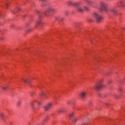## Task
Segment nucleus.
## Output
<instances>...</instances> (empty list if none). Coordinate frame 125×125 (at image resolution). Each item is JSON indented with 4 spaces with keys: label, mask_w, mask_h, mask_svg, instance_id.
<instances>
[{
    "label": "nucleus",
    "mask_w": 125,
    "mask_h": 125,
    "mask_svg": "<svg viewBox=\"0 0 125 125\" xmlns=\"http://www.w3.org/2000/svg\"><path fill=\"white\" fill-rule=\"evenodd\" d=\"M105 87V85L101 83V81H100L98 83L90 87L91 90H95L99 91L102 88Z\"/></svg>",
    "instance_id": "f257e3e1"
},
{
    "label": "nucleus",
    "mask_w": 125,
    "mask_h": 125,
    "mask_svg": "<svg viewBox=\"0 0 125 125\" xmlns=\"http://www.w3.org/2000/svg\"><path fill=\"white\" fill-rule=\"evenodd\" d=\"M80 2V4L79 5H77L78 7H77V10L78 12L83 13V11H89V8L87 7H86V6H80L81 2Z\"/></svg>",
    "instance_id": "f03ea898"
},
{
    "label": "nucleus",
    "mask_w": 125,
    "mask_h": 125,
    "mask_svg": "<svg viewBox=\"0 0 125 125\" xmlns=\"http://www.w3.org/2000/svg\"><path fill=\"white\" fill-rule=\"evenodd\" d=\"M55 11V8L54 7H49L44 12H43V14L45 15L46 17L49 16V13L51 12H54Z\"/></svg>",
    "instance_id": "7ed1b4c3"
},
{
    "label": "nucleus",
    "mask_w": 125,
    "mask_h": 125,
    "mask_svg": "<svg viewBox=\"0 0 125 125\" xmlns=\"http://www.w3.org/2000/svg\"><path fill=\"white\" fill-rule=\"evenodd\" d=\"M108 4L105 2H102L101 3V10L102 11H107Z\"/></svg>",
    "instance_id": "20e7f679"
},
{
    "label": "nucleus",
    "mask_w": 125,
    "mask_h": 125,
    "mask_svg": "<svg viewBox=\"0 0 125 125\" xmlns=\"http://www.w3.org/2000/svg\"><path fill=\"white\" fill-rule=\"evenodd\" d=\"M93 17L95 19H96L98 22L101 21V20L103 19L102 17L96 13H94Z\"/></svg>",
    "instance_id": "39448f33"
},
{
    "label": "nucleus",
    "mask_w": 125,
    "mask_h": 125,
    "mask_svg": "<svg viewBox=\"0 0 125 125\" xmlns=\"http://www.w3.org/2000/svg\"><path fill=\"white\" fill-rule=\"evenodd\" d=\"M52 106L53 104L51 103H49L44 106V110H45L46 111H49L52 107Z\"/></svg>",
    "instance_id": "423d86ee"
},
{
    "label": "nucleus",
    "mask_w": 125,
    "mask_h": 125,
    "mask_svg": "<svg viewBox=\"0 0 125 125\" xmlns=\"http://www.w3.org/2000/svg\"><path fill=\"white\" fill-rule=\"evenodd\" d=\"M87 92L85 91H83L80 94V97L83 100L85 99L86 98Z\"/></svg>",
    "instance_id": "0eeeda50"
},
{
    "label": "nucleus",
    "mask_w": 125,
    "mask_h": 125,
    "mask_svg": "<svg viewBox=\"0 0 125 125\" xmlns=\"http://www.w3.org/2000/svg\"><path fill=\"white\" fill-rule=\"evenodd\" d=\"M109 11L110 12L113 13L115 15H116L117 14V11H118L117 7H113V8L109 9Z\"/></svg>",
    "instance_id": "6e6552de"
},
{
    "label": "nucleus",
    "mask_w": 125,
    "mask_h": 125,
    "mask_svg": "<svg viewBox=\"0 0 125 125\" xmlns=\"http://www.w3.org/2000/svg\"><path fill=\"white\" fill-rule=\"evenodd\" d=\"M117 6L118 7H123V8H125V3L122 0L119 1L117 3Z\"/></svg>",
    "instance_id": "1a4fd4ad"
},
{
    "label": "nucleus",
    "mask_w": 125,
    "mask_h": 125,
    "mask_svg": "<svg viewBox=\"0 0 125 125\" xmlns=\"http://www.w3.org/2000/svg\"><path fill=\"white\" fill-rule=\"evenodd\" d=\"M80 2H73L71 1H68L67 2V4L68 5H73V6H78L80 4Z\"/></svg>",
    "instance_id": "9d476101"
},
{
    "label": "nucleus",
    "mask_w": 125,
    "mask_h": 125,
    "mask_svg": "<svg viewBox=\"0 0 125 125\" xmlns=\"http://www.w3.org/2000/svg\"><path fill=\"white\" fill-rule=\"evenodd\" d=\"M42 22L41 19H39V20H38L35 23V27H37L38 26L40 27L42 26Z\"/></svg>",
    "instance_id": "9b49d317"
},
{
    "label": "nucleus",
    "mask_w": 125,
    "mask_h": 125,
    "mask_svg": "<svg viewBox=\"0 0 125 125\" xmlns=\"http://www.w3.org/2000/svg\"><path fill=\"white\" fill-rule=\"evenodd\" d=\"M35 101L34 102L30 103V106L33 109H35V104H34Z\"/></svg>",
    "instance_id": "f8f14e48"
},
{
    "label": "nucleus",
    "mask_w": 125,
    "mask_h": 125,
    "mask_svg": "<svg viewBox=\"0 0 125 125\" xmlns=\"http://www.w3.org/2000/svg\"><path fill=\"white\" fill-rule=\"evenodd\" d=\"M40 95H41L42 96V98L45 99V97H46V96L44 93V92H42L40 94Z\"/></svg>",
    "instance_id": "ddd939ff"
},
{
    "label": "nucleus",
    "mask_w": 125,
    "mask_h": 125,
    "mask_svg": "<svg viewBox=\"0 0 125 125\" xmlns=\"http://www.w3.org/2000/svg\"><path fill=\"white\" fill-rule=\"evenodd\" d=\"M8 86L7 85H5L3 86H2V89H3V90L4 91H6V90H7V89L8 88Z\"/></svg>",
    "instance_id": "4468645a"
},
{
    "label": "nucleus",
    "mask_w": 125,
    "mask_h": 125,
    "mask_svg": "<svg viewBox=\"0 0 125 125\" xmlns=\"http://www.w3.org/2000/svg\"><path fill=\"white\" fill-rule=\"evenodd\" d=\"M61 17L60 16H57L55 17V20H56L57 21H60V19H61Z\"/></svg>",
    "instance_id": "2eb2a0df"
},
{
    "label": "nucleus",
    "mask_w": 125,
    "mask_h": 125,
    "mask_svg": "<svg viewBox=\"0 0 125 125\" xmlns=\"http://www.w3.org/2000/svg\"><path fill=\"white\" fill-rule=\"evenodd\" d=\"M86 2L87 3H88V4H89V5H91L93 3V2H92V1L89 0H86Z\"/></svg>",
    "instance_id": "dca6fc26"
},
{
    "label": "nucleus",
    "mask_w": 125,
    "mask_h": 125,
    "mask_svg": "<svg viewBox=\"0 0 125 125\" xmlns=\"http://www.w3.org/2000/svg\"><path fill=\"white\" fill-rule=\"evenodd\" d=\"M22 80L25 83H30V82L27 79H23Z\"/></svg>",
    "instance_id": "f3484780"
},
{
    "label": "nucleus",
    "mask_w": 125,
    "mask_h": 125,
    "mask_svg": "<svg viewBox=\"0 0 125 125\" xmlns=\"http://www.w3.org/2000/svg\"><path fill=\"white\" fill-rule=\"evenodd\" d=\"M34 102H36L38 104V105L39 106L42 104V103L37 100L34 101Z\"/></svg>",
    "instance_id": "a211bd4d"
},
{
    "label": "nucleus",
    "mask_w": 125,
    "mask_h": 125,
    "mask_svg": "<svg viewBox=\"0 0 125 125\" xmlns=\"http://www.w3.org/2000/svg\"><path fill=\"white\" fill-rule=\"evenodd\" d=\"M73 115H74V113H73V112H72V113H71L70 114H69L68 115L69 119H71V118H72Z\"/></svg>",
    "instance_id": "6ab92c4d"
},
{
    "label": "nucleus",
    "mask_w": 125,
    "mask_h": 125,
    "mask_svg": "<svg viewBox=\"0 0 125 125\" xmlns=\"http://www.w3.org/2000/svg\"><path fill=\"white\" fill-rule=\"evenodd\" d=\"M79 120V118H74L73 120V123H76L77 121Z\"/></svg>",
    "instance_id": "aec40b11"
},
{
    "label": "nucleus",
    "mask_w": 125,
    "mask_h": 125,
    "mask_svg": "<svg viewBox=\"0 0 125 125\" xmlns=\"http://www.w3.org/2000/svg\"><path fill=\"white\" fill-rule=\"evenodd\" d=\"M32 29H30V28H28L27 29H26V33H29L30 32L32 31Z\"/></svg>",
    "instance_id": "412c9836"
},
{
    "label": "nucleus",
    "mask_w": 125,
    "mask_h": 125,
    "mask_svg": "<svg viewBox=\"0 0 125 125\" xmlns=\"http://www.w3.org/2000/svg\"><path fill=\"white\" fill-rule=\"evenodd\" d=\"M4 114L2 113H0V118L3 119Z\"/></svg>",
    "instance_id": "4be33fe9"
},
{
    "label": "nucleus",
    "mask_w": 125,
    "mask_h": 125,
    "mask_svg": "<svg viewBox=\"0 0 125 125\" xmlns=\"http://www.w3.org/2000/svg\"><path fill=\"white\" fill-rule=\"evenodd\" d=\"M64 18L62 17H60V21H63L64 20Z\"/></svg>",
    "instance_id": "5701e85b"
},
{
    "label": "nucleus",
    "mask_w": 125,
    "mask_h": 125,
    "mask_svg": "<svg viewBox=\"0 0 125 125\" xmlns=\"http://www.w3.org/2000/svg\"><path fill=\"white\" fill-rule=\"evenodd\" d=\"M9 6V4L8 3H6V7L8 8V7Z\"/></svg>",
    "instance_id": "b1692460"
},
{
    "label": "nucleus",
    "mask_w": 125,
    "mask_h": 125,
    "mask_svg": "<svg viewBox=\"0 0 125 125\" xmlns=\"http://www.w3.org/2000/svg\"><path fill=\"white\" fill-rule=\"evenodd\" d=\"M68 12L67 11H66L65 12V15H68Z\"/></svg>",
    "instance_id": "393cba45"
},
{
    "label": "nucleus",
    "mask_w": 125,
    "mask_h": 125,
    "mask_svg": "<svg viewBox=\"0 0 125 125\" xmlns=\"http://www.w3.org/2000/svg\"><path fill=\"white\" fill-rule=\"evenodd\" d=\"M21 104V102H18V105L20 106Z\"/></svg>",
    "instance_id": "a878e982"
},
{
    "label": "nucleus",
    "mask_w": 125,
    "mask_h": 125,
    "mask_svg": "<svg viewBox=\"0 0 125 125\" xmlns=\"http://www.w3.org/2000/svg\"><path fill=\"white\" fill-rule=\"evenodd\" d=\"M88 21H89V22H91V21H92V20H91V19H88Z\"/></svg>",
    "instance_id": "bb28decb"
},
{
    "label": "nucleus",
    "mask_w": 125,
    "mask_h": 125,
    "mask_svg": "<svg viewBox=\"0 0 125 125\" xmlns=\"http://www.w3.org/2000/svg\"><path fill=\"white\" fill-rule=\"evenodd\" d=\"M119 90L120 91H122V88H120L119 89Z\"/></svg>",
    "instance_id": "cd10ccee"
},
{
    "label": "nucleus",
    "mask_w": 125,
    "mask_h": 125,
    "mask_svg": "<svg viewBox=\"0 0 125 125\" xmlns=\"http://www.w3.org/2000/svg\"><path fill=\"white\" fill-rule=\"evenodd\" d=\"M70 102H71L70 101H68L67 103L68 104H69Z\"/></svg>",
    "instance_id": "c85d7f7f"
},
{
    "label": "nucleus",
    "mask_w": 125,
    "mask_h": 125,
    "mask_svg": "<svg viewBox=\"0 0 125 125\" xmlns=\"http://www.w3.org/2000/svg\"><path fill=\"white\" fill-rule=\"evenodd\" d=\"M36 12L38 13H39V11H38V10H36Z\"/></svg>",
    "instance_id": "c756f323"
},
{
    "label": "nucleus",
    "mask_w": 125,
    "mask_h": 125,
    "mask_svg": "<svg viewBox=\"0 0 125 125\" xmlns=\"http://www.w3.org/2000/svg\"><path fill=\"white\" fill-rule=\"evenodd\" d=\"M80 25V23H78L77 24V26H78V25Z\"/></svg>",
    "instance_id": "7c9ffc66"
},
{
    "label": "nucleus",
    "mask_w": 125,
    "mask_h": 125,
    "mask_svg": "<svg viewBox=\"0 0 125 125\" xmlns=\"http://www.w3.org/2000/svg\"><path fill=\"white\" fill-rule=\"evenodd\" d=\"M20 8H18V10H20Z\"/></svg>",
    "instance_id": "2f4dec72"
},
{
    "label": "nucleus",
    "mask_w": 125,
    "mask_h": 125,
    "mask_svg": "<svg viewBox=\"0 0 125 125\" xmlns=\"http://www.w3.org/2000/svg\"><path fill=\"white\" fill-rule=\"evenodd\" d=\"M40 1H44L45 0H40Z\"/></svg>",
    "instance_id": "473e14b6"
},
{
    "label": "nucleus",
    "mask_w": 125,
    "mask_h": 125,
    "mask_svg": "<svg viewBox=\"0 0 125 125\" xmlns=\"http://www.w3.org/2000/svg\"><path fill=\"white\" fill-rule=\"evenodd\" d=\"M109 1H111V0H109Z\"/></svg>",
    "instance_id": "72a5a7b5"
},
{
    "label": "nucleus",
    "mask_w": 125,
    "mask_h": 125,
    "mask_svg": "<svg viewBox=\"0 0 125 125\" xmlns=\"http://www.w3.org/2000/svg\"><path fill=\"white\" fill-rule=\"evenodd\" d=\"M123 29H125V28H124Z\"/></svg>",
    "instance_id": "f704fd0d"
}]
</instances>
